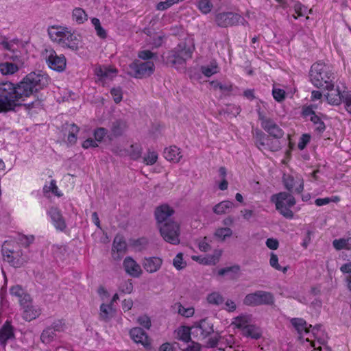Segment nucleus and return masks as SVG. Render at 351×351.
Instances as JSON below:
<instances>
[{
	"label": "nucleus",
	"mask_w": 351,
	"mask_h": 351,
	"mask_svg": "<svg viewBox=\"0 0 351 351\" xmlns=\"http://www.w3.org/2000/svg\"><path fill=\"white\" fill-rule=\"evenodd\" d=\"M138 323L143 327H144L146 329H149L152 324H151V319L150 318L146 315H143L141 316H139L137 319Z\"/></svg>",
	"instance_id": "052dcab7"
},
{
	"label": "nucleus",
	"mask_w": 351,
	"mask_h": 351,
	"mask_svg": "<svg viewBox=\"0 0 351 351\" xmlns=\"http://www.w3.org/2000/svg\"><path fill=\"white\" fill-rule=\"evenodd\" d=\"M258 114L261 128L269 136L276 139V141H278L284 136V130L272 118L265 116L261 112H258Z\"/></svg>",
	"instance_id": "0eeeda50"
},
{
	"label": "nucleus",
	"mask_w": 351,
	"mask_h": 351,
	"mask_svg": "<svg viewBox=\"0 0 351 351\" xmlns=\"http://www.w3.org/2000/svg\"><path fill=\"white\" fill-rule=\"evenodd\" d=\"M49 192H52L55 195L58 197H61L62 195V193H59L58 188L54 180H51L49 186L45 185L43 187V193L45 195L49 193Z\"/></svg>",
	"instance_id": "09e8293b"
},
{
	"label": "nucleus",
	"mask_w": 351,
	"mask_h": 351,
	"mask_svg": "<svg viewBox=\"0 0 351 351\" xmlns=\"http://www.w3.org/2000/svg\"><path fill=\"white\" fill-rule=\"evenodd\" d=\"M175 146H171L169 148H165L163 152L164 157L168 161L173 160V158L176 157V152L173 149Z\"/></svg>",
	"instance_id": "0e129e2a"
},
{
	"label": "nucleus",
	"mask_w": 351,
	"mask_h": 351,
	"mask_svg": "<svg viewBox=\"0 0 351 351\" xmlns=\"http://www.w3.org/2000/svg\"><path fill=\"white\" fill-rule=\"evenodd\" d=\"M56 336V332L51 328L48 326L41 333L40 340L44 343H49L53 341L55 337Z\"/></svg>",
	"instance_id": "4c0bfd02"
},
{
	"label": "nucleus",
	"mask_w": 351,
	"mask_h": 351,
	"mask_svg": "<svg viewBox=\"0 0 351 351\" xmlns=\"http://www.w3.org/2000/svg\"><path fill=\"white\" fill-rule=\"evenodd\" d=\"M49 80L48 75L38 71L30 72L18 83L0 82V112H16L21 107L27 110L40 108V100H26L47 87Z\"/></svg>",
	"instance_id": "f257e3e1"
},
{
	"label": "nucleus",
	"mask_w": 351,
	"mask_h": 351,
	"mask_svg": "<svg viewBox=\"0 0 351 351\" xmlns=\"http://www.w3.org/2000/svg\"><path fill=\"white\" fill-rule=\"evenodd\" d=\"M240 271L239 265H235L231 267H227L225 268H222L218 271V274L219 276H223L228 272H233L237 274Z\"/></svg>",
	"instance_id": "680f3d73"
},
{
	"label": "nucleus",
	"mask_w": 351,
	"mask_h": 351,
	"mask_svg": "<svg viewBox=\"0 0 351 351\" xmlns=\"http://www.w3.org/2000/svg\"><path fill=\"white\" fill-rule=\"evenodd\" d=\"M46 53V62L51 69L58 72L65 69L66 58L64 55L58 56L53 49L47 50Z\"/></svg>",
	"instance_id": "ddd939ff"
},
{
	"label": "nucleus",
	"mask_w": 351,
	"mask_h": 351,
	"mask_svg": "<svg viewBox=\"0 0 351 351\" xmlns=\"http://www.w3.org/2000/svg\"><path fill=\"white\" fill-rule=\"evenodd\" d=\"M15 339L14 327L9 321H6L0 329V346L5 348L7 341Z\"/></svg>",
	"instance_id": "412c9836"
},
{
	"label": "nucleus",
	"mask_w": 351,
	"mask_h": 351,
	"mask_svg": "<svg viewBox=\"0 0 351 351\" xmlns=\"http://www.w3.org/2000/svg\"><path fill=\"white\" fill-rule=\"evenodd\" d=\"M178 311L177 313L184 317H191L194 315L195 309L192 306L184 307L180 303H177Z\"/></svg>",
	"instance_id": "c03bdc74"
},
{
	"label": "nucleus",
	"mask_w": 351,
	"mask_h": 351,
	"mask_svg": "<svg viewBox=\"0 0 351 351\" xmlns=\"http://www.w3.org/2000/svg\"><path fill=\"white\" fill-rule=\"evenodd\" d=\"M241 19V15L233 12L219 13L215 16L217 25L221 27L238 25Z\"/></svg>",
	"instance_id": "4468645a"
},
{
	"label": "nucleus",
	"mask_w": 351,
	"mask_h": 351,
	"mask_svg": "<svg viewBox=\"0 0 351 351\" xmlns=\"http://www.w3.org/2000/svg\"><path fill=\"white\" fill-rule=\"evenodd\" d=\"M19 70V66L16 63L5 62L0 63V72L3 75H13Z\"/></svg>",
	"instance_id": "7c9ffc66"
},
{
	"label": "nucleus",
	"mask_w": 351,
	"mask_h": 351,
	"mask_svg": "<svg viewBox=\"0 0 351 351\" xmlns=\"http://www.w3.org/2000/svg\"><path fill=\"white\" fill-rule=\"evenodd\" d=\"M113 308L112 304H101L100 306L99 316L101 319L108 322L112 317Z\"/></svg>",
	"instance_id": "c9c22d12"
},
{
	"label": "nucleus",
	"mask_w": 351,
	"mask_h": 351,
	"mask_svg": "<svg viewBox=\"0 0 351 351\" xmlns=\"http://www.w3.org/2000/svg\"><path fill=\"white\" fill-rule=\"evenodd\" d=\"M127 244L124 237L117 234L115 236L112 244V256L114 260H119L126 252Z\"/></svg>",
	"instance_id": "6ab92c4d"
},
{
	"label": "nucleus",
	"mask_w": 351,
	"mask_h": 351,
	"mask_svg": "<svg viewBox=\"0 0 351 351\" xmlns=\"http://www.w3.org/2000/svg\"><path fill=\"white\" fill-rule=\"evenodd\" d=\"M124 269L132 277H138L141 274L140 265L131 257H126L123 261Z\"/></svg>",
	"instance_id": "b1692460"
},
{
	"label": "nucleus",
	"mask_w": 351,
	"mask_h": 351,
	"mask_svg": "<svg viewBox=\"0 0 351 351\" xmlns=\"http://www.w3.org/2000/svg\"><path fill=\"white\" fill-rule=\"evenodd\" d=\"M173 214V208L167 204L157 206L154 210V217L162 237L171 244H176V223L167 220Z\"/></svg>",
	"instance_id": "7ed1b4c3"
},
{
	"label": "nucleus",
	"mask_w": 351,
	"mask_h": 351,
	"mask_svg": "<svg viewBox=\"0 0 351 351\" xmlns=\"http://www.w3.org/2000/svg\"><path fill=\"white\" fill-rule=\"evenodd\" d=\"M242 334L247 337H250L254 339H258L261 338L262 332L259 327L250 324L246 329L242 332Z\"/></svg>",
	"instance_id": "72a5a7b5"
},
{
	"label": "nucleus",
	"mask_w": 351,
	"mask_h": 351,
	"mask_svg": "<svg viewBox=\"0 0 351 351\" xmlns=\"http://www.w3.org/2000/svg\"><path fill=\"white\" fill-rule=\"evenodd\" d=\"M195 328L200 332V336L202 339L208 337L214 332L213 324L207 318L201 319Z\"/></svg>",
	"instance_id": "393cba45"
},
{
	"label": "nucleus",
	"mask_w": 351,
	"mask_h": 351,
	"mask_svg": "<svg viewBox=\"0 0 351 351\" xmlns=\"http://www.w3.org/2000/svg\"><path fill=\"white\" fill-rule=\"evenodd\" d=\"M243 302L247 306L272 305L274 303V297L270 292L256 291L247 294Z\"/></svg>",
	"instance_id": "1a4fd4ad"
},
{
	"label": "nucleus",
	"mask_w": 351,
	"mask_h": 351,
	"mask_svg": "<svg viewBox=\"0 0 351 351\" xmlns=\"http://www.w3.org/2000/svg\"><path fill=\"white\" fill-rule=\"evenodd\" d=\"M82 36L75 32H71L70 29L69 33L66 34V36L60 43L62 47L68 48L73 51H77L80 48H82Z\"/></svg>",
	"instance_id": "2eb2a0df"
},
{
	"label": "nucleus",
	"mask_w": 351,
	"mask_h": 351,
	"mask_svg": "<svg viewBox=\"0 0 351 351\" xmlns=\"http://www.w3.org/2000/svg\"><path fill=\"white\" fill-rule=\"evenodd\" d=\"M49 327L53 328L56 332H63L66 328L65 322L64 319L56 320Z\"/></svg>",
	"instance_id": "13d9d810"
},
{
	"label": "nucleus",
	"mask_w": 351,
	"mask_h": 351,
	"mask_svg": "<svg viewBox=\"0 0 351 351\" xmlns=\"http://www.w3.org/2000/svg\"><path fill=\"white\" fill-rule=\"evenodd\" d=\"M207 301L209 304L219 305L223 304L224 299L218 292H213L207 296Z\"/></svg>",
	"instance_id": "49530a36"
},
{
	"label": "nucleus",
	"mask_w": 351,
	"mask_h": 351,
	"mask_svg": "<svg viewBox=\"0 0 351 351\" xmlns=\"http://www.w3.org/2000/svg\"><path fill=\"white\" fill-rule=\"evenodd\" d=\"M232 234V231L230 228H220L216 230L215 235L221 241L225 240L227 237H230Z\"/></svg>",
	"instance_id": "8fccbe9b"
},
{
	"label": "nucleus",
	"mask_w": 351,
	"mask_h": 351,
	"mask_svg": "<svg viewBox=\"0 0 351 351\" xmlns=\"http://www.w3.org/2000/svg\"><path fill=\"white\" fill-rule=\"evenodd\" d=\"M332 245L336 250H349L350 249V237L347 239L341 238L335 239L332 241Z\"/></svg>",
	"instance_id": "79ce46f5"
},
{
	"label": "nucleus",
	"mask_w": 351,
	"mask_h": 351,
	"mask_svg": "<svg viewBox=\"0 0 351 351\" xmlns=\"http://www.w3.org/2000/svg\"><path fill=\"white\" fill-rule=\"evenodd\" d=\"M130 336L134 342L141 343L145 348L150 346L148 335L143 328L140 327L132 328L130 330Z\"/></svg>",
	"instance_id": "aec40b11"
},
{
	"label": "nucleus",
	"mask_w": 351,
	"mask_h": 351,
	"mask_svg": "<svg viewBox=\"0 0 351 351\" xmlns=\"http://www.w3.org/2000/svg\"><path fill=\"white\" fill-rule=\"evenodd\" d=\"M197 6L202 14H206L211 11L213 5L210 0H199Z\"/></svg>",
	"instance_id": "a18cd8bd"
},
{
	"label": "nucleus",
	"mask_w": 351,
	"mask_h": 351,
	"mask_svg": "<svg viewBox=\"0 0 351 351\" xmlns=\"http://www.w3.org/2000/svg\"><path fill=\"white\" fill-rule=\"evenodd\" d=\"M49 80L48 75L38 71L30 72L18 83L0 82V112H16L21 107L27 110L40 108V100H26L47 87Z\"/></svg>",
	"instance_id": "f03ea898"
},
{
	"label": "nucleus",
	"mask_w": 351,
	"mask_h": 351,
	"mask_svg": "<svg viewBox=\"0 0 351 351\" xmlns=\"http://www.w3.org/2000/svg\"><path fill=\"white\" fill-rule=\"evenodd\" d=\"M202 73L206 77H211L213 75H215L219 72V68L217 62L215 60L210 62V64L208 66H202L201 67Z\"/></svg>",
	"instance_id": "f704fd0d"
},
{
	"label": "nucleus",
	"mask_w": 351,
	"mask_h": 351,
	"mask_svg": "<svg viewBox=\"0 0 351 351\" xmlns=\"http://www.w3.org/2000/svg\"><path fill=\"white\" fill-rule=\"evenodd\" d=\"M19 301L21 308L25 307L26 305L32 304V300L29 294L25 293L23 296L19 298Z\"/></svg>",
	"instance_id": "338daca9"
},
{
	"label": "nucleus",
	"mask_w": 351,
	"mask_h": 351,
	"mask_svg": "<svg viewBox=\"0 0 351 351\" xmlns=\"http://www.w3.org/2000/svg\"><path fill=\"white\" fill-rule=\"evenodd\" d=\"M133 290L132 280H128L121 283L119 291L124 293H130Z\"/></svg>",
	"instance_id": "864d4df0"
},
{
	"label": "nucleus",
	"mask_w": 351,
	"mask_h": 351,
	"mask_svg": "<svg viewBox=\"0 0 351 351\" xmlns=\"http://www.w3.org/2000/svg\"><path fill=\"white\" fill-rule=\"evenodd\" d=\"M158 159V154L154 151L149 150L147 154L143 158V162L147 165H154Z\"/></svg>",
	"instance_id": "603ef678"
},
{
	"label": "nucleus",
	"mask_w": 351,
	"mask_h": 351,
	"mask_svg": "<svg viewBox=\"0 0 351 351\" xmlns=\"http://www.w3.org/2000/svg\"><path fill=\"white\" fill-rule=\"evenodd\" d=\"M250 315H242L234 318L232 324L237 328L244 331L250 325Z\"/></svg>",
	"instance_id": "c756f323"
},
{
	"label": "nucleus",
	"mask_w": 351,
	"mask_h": 351,
	"mask_svg": "<svg viewBox=\"0 0 351 351\" xmlns=\"http://www.w3.org/2000/svg\"><path fill=\"white\" fill-rule=\"evenodd\" d=\"M179 36V43L177 45V64H180L181 60L184 61L191 58L195 49L193 36L182 34Z\"/></svg>",
	"instance_id": "423d86ee"
},
{
	"label": "nucleus",
	"mask_w": 351,
	"mask_h": 351,
	"mask_svg": "<svg viewBox=\"0 0 351 351\" xmlns=\"http://www.w3.org/2000/svg\"><path fill=\"white\" fill-rule=\"evenodd\" d=\"M311 140V136L308 134H304L300 137L298 147L300 150L304 149Z\"/></svg>",
	"instance_id": "e2e57ef3"
},
{
	"label": "nucleus",
	"mask_w": 351,
	"mask_h": 351,
	"mask_svg": "<svg viewBox=\"0 0 351 351\" xmlns=\"http://www.w3.org/2000/svg\"><path fill=\"white\" fill-rule=\"evenodd\" d=\"M270 201L275 204L276 210L285 218L292 219L294 213L291 208L296 204L295 197L289 193L280 192L271 196Z\"/></svg>",
	"instance_id": "39448f33"
},
{
	"label": "nucleus",
	"mask_w": 351,
	"mask_h": 351,
	"mask_svg": "<svg viewBox=\"0 0 351 351\" xmlns=\"http://www.w3.org/2000/svg\"><path fill=\"white\" fill-rule=\"evenodd\" d=\"M282 182L285 188L290 193L300 194L304 190V180L301 176L284 174Z\"/></svg>",
	"instance_id": "f8f14e48"
},
{
	"label": "nucleus",
	"mask_w": 351,
	"mask_h": 351,
	"mask_svg": "<svg viewBox=\"0 0 351 351\" xmlns=\"http://www.w3.org/2000/svg\"><path fill=\"white\" fill-rule=\"evenodd\" d=\"M311 121L313 123L315 126V131L317 134H322L326 130V125L324 122L321 119L320 117L317 114L314 115L313 117L310 118Z\"/></svg>",
	"instance_id": "ea45409f"
},
{
	"label": "nucleus",
	"mask_w": 351,
	"mask_h": 351,
	"mask_svg": "<svg viewBox=\"0 0 351 351\" xmlns=\"http://www.w3.org/2000/svg\"><path fill=\"white\" fill-rule=\"evenodd\" d=\"M162 265V260L158 257L145 258L143 263L144 269L149 273L157 271Z\"/></svg>",
	"instance_id": "bb28decb"
},
{
	"label": "nucleus",
	"mask_w": 351,
	"mask_h": 351,
	"mask_svg": "<svg viewBox=\"0 0 351 351\" xmlns=\"http://www.w3.org/2000/svg\"><path fill=\"white\" fill-rule=\"evenodd\" d=\"M138 57L140 59L149 61L151 59L156 58L157 56L149 50H142L138 51Z\"/></svg>",
	"instance_id": "4d7b16f0"
},
{
	"label": "nucleus",
	"mask_w": 351,
	"mask_h": 351,
	"mask_svg": "<svg viewBox=\"0 0 351 351\" xmlns=\"http://www.w3.org/2000/svg\"><path fill=\"white\" fill-rule=\"evenodd\" d=\"M339 200V197L337 196L334 197V199L330 197L317 198L315 199V203L317 206H322L326 205L331 202H337Z\"/></svg>",
	"instance_id": "bf43d9fd"
},
{
	"label": "nucleus",
	"mask_w": 351,
	"mask_h": 351,
	"mask_svg": "<svg viewBox=\"0 0 351 351\" xmlns=\"http://www.w3.org/2000/svg\"><path fill=\"white\" fill-rule=\"evenodd\" d=\"M328 93L326 95L327 101L328 104L334 106H338L341 102L344 101V96L346 94H348L349 91L344 90H341L339 87H337L334 88V86L332 88L326 89Z\"/></svg>",
	"instance_id": "a211bd4d"
},
{
	"label": "nucleus",
	"mask_w": 351,
	"mask_h": 351,
	"mask_svg": "<svg viewBox=\"0 0 351 351\" xmlns=\"http://www.w3.org/2000/svg\"><path fill=\"white\" fill-rule=\"evenodd\" d=\"M23 317L27 322L35 319L40 315V310L32 304L23 308Z\"/></svg>",
	"instance_id": "c85d7f7f"
},
{
	"label": "nucleus",
	"mask_w": 351,
	"mask_h": 351,
	"mask_svg": "<svg viewBox=\"0 0 351 351\" xmlns=\"http://www.w3.org/2000/svg\"><path fill=\"white\" fill-rule=\"evenodd\" d=\"M108 134V130L105 128H97L94 130L93 135L96 142L101 143Z\"/></svg>",
	"instance_id": "3c124183"
},
{
	"label": "nucleus",
	"mask_w": 351,
	"mask_h": 351,
	"mask_svg": "<svg viewBox=\"0 0 351 351\" xmlns=\"http://www.w3.org/2000/svg\"><path fill=\"white\" fill-rule=\"evenodd\" d=\"M73 19L78 24H82L88 20V15L81 8H75L72 12Z\"/></svg>",
	"instance_id": "e433bc0d"
},
{
	"label": "nucleus",
	"mask_w": 351,
	"mask_h": 351,
	"mask_svg": "<svg viewBox=\"0 0 351 351\" xmlns=\"http://www.w3.org/2000/svg\"><path fill=\"white\" fill-rule=\"evenodd\" d=\"M117 71L115 69L108 68L107 66H99L95 68V73L100 81L112 80L117 74Z\"/></svg>",
	"instance_id": "a878e982"
},
{
	"label": "nucleus",
	"mask_w": 351,
	"mask_h": 351,
	"mask_svg": "<svg viewBox=\"0 0 351 351\" xmlns=\"http://www.w3.org/2000/svg\"><path fill=\"white\" fill-rule=\"evenodd\" d=\"M91 23L95 27L97 35L101 38H106L107 36L106 31L101 27V23L99 19L93 18Z\"/></svg>",
	"instance_id": "37998d69"
},
{
	"label": "nucleus",
	"mask_w": 351,
	"mask_h": 351,
	"mask_svg": "<svg viewBox=\"0 0 351 351\" xmlns=\"http://www.w3.org/2000/svg\"><path fill=\"white\" fill-rule=\"evenodd\" d=\"M221 255V251H216L215 254L207 257H201L199 256H193V260L199 262L203 265H215L219 260Z\"/></svg>",
	"instance_id": "cd10ccee"
},
{
	"label": "nucleus",
	"mask_w": 351,
	"mask_h": 351,
	"mask_svg": "<svg viewBox=\"0 0 351 351\" xmlns=\"http://www.w3.org/2000/svg\"><path fill=\"white\" fill-rule=\"evenodd\" d=\"M69 28L67 27H62L53 25L48 28V34L52 40L56 41L60 45L62 40L69 33Z\"/></svg>",
	"instance_id": "4be33fe9"
},
{
	"label": "nucleus",
	"mask_w": 351,
	"mask_h": 351,
	"mask_svg": "<svg viewBox=\"0 0 351 351\" xmlns=\"http://www.w3.org/2000/svg\"><path fill=\"white\" fill-rule=\"evenodd\" d=\"M142 154V147L140 145L132 144L130 145L129 155L132 160L139 159Z\"/></svg>",
	"instance_id": "de8ad7c7"
},
{
	"label": "nucleus",
	"mask_w": 351,
	"mask_h": 351,
	"mask_svg": "<svg viewBox=\"0 0 351 351\" xmlns=\"http://www.w3.org/2000/svg\"><path fill=\"white\" fill-rule=\"evenodd\" d=\"M127 128L126 122L122 119H117L112 123L110 134L107 136L109 141L122 136Z\"/></svg>",
	"instance_id": "5701e85b"
},
{
	"label": "nucleus",
	"mask_w": 351,
	"mask_h": 351,
	"mask_svg": "<svg viewBox=\"0 0 351 351\" xmlns=\"http://www.w3.org/2000/svg\"><path fill=\"white\" fill-rule=\"evenodd\" d=\"M309 78L312 84L318 88L328 89L335 86L334 73L330 66L322 61H317L311 65Z\"/></svg>",
	"instance_id": "20e7f679"
},
{
	"label": "nucleus",
	"mask_w": 351,
	"mask_h": 351,
	"mask_svg": "<svg viewBox=\"0 0 351 351\" xmlns=\"http://www.w3.org/2000/svg\"><path fill=\"white\" fill-rule=\"evenodd\" d=\"M272 95L276 101L281 102L285 99L286 93L283 89L274 88L272 90Z\"/></svg>",
	"instance_id": "6e6d98bb"
},
{
	"label": "nucleus",
	"mask_w": 351,
	"mask_h": 351,
	"mask_svg": "<svg viewBox=\"0 0 351 351\" xmlns=\"http://www.w3.org/2000/svg\"><path fill=\"white\" fill-rule=\"evenodd\" d=\"M234 206V203L229 200L219 202L213 207V212L217 215H223L229 211Z\"/></svg>",
	"instance_id": "2f4dec72"
},
{
	"label": "nucleus",
	"mask_w": 351,
	"mask_h": 351,
	"mask_svg": "<svg viewBox=\"0 0 351 351\" xmlns=\"http://www.w3.org/2000/svg\"><path fill=\"white\" fill-rule=\"evenodd\" d=\"M191 328L188 326H182L177 331V339L185 343H189L191 340Z\"/></svg>",
	"instance_id": "58836bf2"
},
{
	"label": "nucleus",
	"mask_w": 351,
	"mask_h": 351,
	"mask_svg": "<svg viewBox=\"0 0 351 351\" xmlns=\"http://www.w3.org/2000/svg\"><path fill=\"white\" fill-rule=\"evenodd\" d=\"M110 94L113 97L114 101L119 104L123 98L122 89L121 87L112 88L110 90Z\"/></svg>",
	"instance_id": "5fc2aeb1"
},
{
	"label": "nucleus",
	"mask_w": 351,
	"mask_h": 351,
	"mask_svg": "<svg viewBox=\"0 0 351 351\" xmlns=\"http://www.w3.org/2000/svg\"><path fill=\"white\" fill-rule=\"evenodd\" d=\"M302 114L304 117H313L314 115H316L315 110H313V106L312 105L304 106L302 108Z\"/></svg>",
	"instance_id": "774afa93"
},
{
	"label": "nucleus",
	"mask_w": 351,
	"mask_h": 351,
	"mask_svg": "<svg viewBox=\"0 0 351 351\" xmlns=\"http://www.w3.org/2000/svg\"><path fill=\"white\" fill-rule=\"evenodd\" d=\"M1 253L3 260L10 263V265L15 268L22 267L27 262L26 256H23L21 251H14L8 249L6 247L3 246Z\"/></svg>",
	"instance_id": "9b49d317"
},
{
	"label": "nucleus",
	"mask_w": 351,
	"mask_h": 351,
	"mask_svg": "<svg viewBox=\"0 0 351 351\" xmlns=\"http://www.w3.org/2000/svg\"><path fill=\"white\" fill-rule=\"evenodd\" d=\"M266 138V135L261 130H258L256 132L255 134V140H256V145L259 150H263V149H267L269 151L275 152L281 149V145L279 141H271L270 143L265 144V140Z\"/></svg>",
	"instance_id": "dca6fc26"
},
{
	"label": "nucleus",
	"mask_w": 351,
	"mask_h": 351,
	"mask_svg": "<svg viewBox=\"0 0 351 351\" xmlns=\"http://www.w3.org/2000/svg\"><path fill=\"white\" fill-rule=\"evenodd\" d=\"M4 58L12 61V63H16L17 66H21L23 64L21 52L19 50H13L11 52H7L4 54Z\"/></svg>",
	"instance_id": "473e14b6"
},
{
	"label": "nucleus",
	"mask_w": 351,
	"mask_h": 351,
	"mask_svg": "<svg viewBox=\"0 0 351 351\" xmlns=\"http://www.w3.org/2000/svg\"><path fill=\"white\" fill-rule=\"evenodd\" d=\"M234 343V337L232 335L224 336L216 333L214 336L208 338L206 341L208 348H213L218 347L219 351H226L227 348H232Z\"/></svg>",
	"instance_id": "9d476101"
},
{
	"label": "nucleus",
	"mask_w": 351,
	"mask_h": 351,
	"mask_svg": "<svg viewBox=\"0 0 351 351\" xmlns=\"http://www.w3.org/2000/svg\"><path fill=\"white\" fill-rule=\"evenodd\" d=\"M47 215L50 217L51 222L57 230L61 232L64 231L66 228V224L61 210L58 208L51 207L47 210Z\"/></svg>",
	"instance_id": "f3484780"
},
{
	"label": "nucleus",
	"mask_w": 351,
	"mask_h": 351,
	"mask_svg": "<svg viewBox=\"0 0 351 351\" xmlns=\"http://www.w3.org/2000/svg\"><path fill=\"white\" fill-rule=\"evenodd\" d=\"M10 293L12 295L16 296L18 298H20L25 293L23 289L19 286L16 285L13 286L10 289Z\"/></svg>",
	"instance_id": "69168bd1"
},
{
	"label": "nucleus",
	"mask_w": 351,
	"mask_h": 351,
	"mask_svg": "<svg viewBox=\"0 0 351 351\" xmlns=\"http://www.w3.org/2000/svg\"><path fill=\"white\" fill-rule=\"evenodd\" d=\"M293 8L296 15L293 14V18L298 19V17L303 16L307 12V8L302 5L300 1H293Z\"/></svg>",
	"instance_id": "a19ab883"
},
{
	"label": "nucleus",
	"mask_w": 351,
	"mask_h": 351,
	"mask_svg": "<svg viewBox=\"0 0 351 351\" xmlns=\"http://www.w3.org/2000/svg\"><path fill=\"white\" fill-rule=\"evenodd\" d=\"M155 66L152 61L141 62L135 60L129 64L128 74L134 78H143L150 76L154 71Z\"/></svg>",
	"instance_id": "6e6552de"
}]
</instances>
